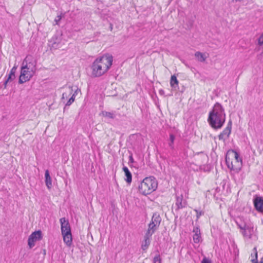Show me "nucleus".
<instances>
[{"instance_id":"nucleus-1","label":"nucleus","mask_w":263,"mask_h":263,"mask_svg":"<svg viewBox=\"0 0 263 263\" xmlns=\"http://www.w3.org/2000/svg\"><path fill=\"white\" fill-rule=\"evenodd\" d=\"M226 121L224 109L219 103H216L209 112L208 122L214 129H220Z\"/></svg>"},{"instance_id":"nucleus-2","label":"nucleus","mask_w":263,"mask_h":263,"mask_svg":"<svg viewBox=\"0 0 263 263\" xmlns=\"http://www.w3.org/2000/svg\"><path fill=\"white\" fill-rule=\"evenodd\" d=\"M112 64V57L108 55L97 58L91 66V74L93 77H100L105 74Z\"/></svg>"},{"instance_id":"nucleus-3","label":"nucleus","mask_w":263,"mask_h":263,"mask_svg":"<svg viewBox=\"0 0 263 263\" xmlns=\"http://www.w3.org/2000/svg\"><path fill=\"white\" fill-rule=\"evenodd\" d=\"M158 186V182L154 176L145 177L139 185L138 190L139 192L146 195L150 194L155 191Z\"/></svg>"},{"instance_id":"nucleus-4","label":"nucleus","mask_w":263,"mask_h":263,"mask_svg":"<svg viewBox=\"0 0 263 263\" xmlns=\"http://www.w3.org/2000/svg\"><path fill=\"white\" fill-rule=\"evenodd\" d=\"M161 217L159 213L155 212L153 214L151 221L148 224L147 232L154 234L159 228L161 222Z\"/></svg>"},{"instance_id":"nucleus-5","label":"nucleus","mask_w":263,"mask_h":263,"mask_svg":"<svg viewBox=\"0 0 263 263\" xmlns=\"http://www.w3.org/2000/svg\"><path fill=\"white\" fill-rule=\"evenodd\" d=\"M225 159L227 166L231 171L235 173H238L240 171L242 165V162L232 160L229 157V154H226Z\"/></svg>"},{"instance_id":"nucleus-6","label":"nucleus","mask_w":263,"mask_h":263,"mask_svg":"<svg viewBox=\"0 0 263 263\" xmlns=\"http://www.w3.org/2000/svg\"><path fill=\"white\" fill-rule=\"evenodd\" d=\"M232 124V121L230 120L226 128L218 135L219 140H223L224 142L226 141L224 137L226 136L227 138L229 137L231 133Z\"/></svg>"},{"instance_id":"nucleus-7","label":"nucleus","mask_w":263,"mask_h":263,"mask_svg":"<svg viewBox=\"0 0 263 263\" xmlns=\"http://www.w3.org/2000/svg\"><path fill=\"white\" fill-rule=\"evenodd\" d=\"M31 74L27 68H21V74L19 78L18 82L20 84L24 83L30 80Z\"/></svg>"},{"instance_id":"nucleus-8","label":"nucleus","mask_w":263,"mask_h":263,"mask_svg":"<svg viewBox=\"0 0 263 263\" xmlns=\"http://www.w3.org/2000/svg\"><path fill=\"white\" fill-rule=\"evenodd\" d=\"M60 222L61 226V232L62 234L70 233L71 228L69 222L67 219L65 217L61 218L60 219Z\"/></svg>"},{"instance_id":"nucleus-9","label":"nucleus","mask_w":263,"mask_h":263,"mask_svg":"<svg viewBox=\"0 0 263 263\" xmlns=\"http://www.w3.org/2000/svg\"><path fill=\"white\" fill-rule=\"evenodd\" d=\"M255 209L258 212H263V197L256 196L253 199Z\"/></svg>"},{"instance_id":"nucleus-10","label":"nucleus","mask_w":263,"mask_h":263,"mask_svg":"<svg viewBox=\"0 0 263 263\" xmlns=\"http://www.w3.org/2000/svg\"><path fill=\"white\" fill-rule=\"evenodd\" d=\"M153 234L149 232L146 231L144 236V240L142 242L141 245V249L143 251H145L147 249L151 243V237Z\"/></svg>"},{"instance_id":"nucleus-11","label":"nucleus","mask_w":263,"mask_h":263,"mask_svg":"<svg viewBox=\"0 0 263 263\" xmlns=\"http://www.w3.org/2000/svg\"><path fill=\"white\" fill-rule=\"evenodd\" d=\"M62 35H56L50 41V45L52 48L57 49L62 47Z\"/></svg>"},{"instance_id":"nucleus-12","label":"nucleus","mask_w":263,"mask_h":263,"mask_svg":"<svg viewBox=\"0 0 263 263\" xmlns=\"http://www.w3.org/2000/svg\"><path fill=\"white\" fill-rule=\"evenodd\" d=\"M23 68H27L28 70L33 71V63L32 62V56L27 55L23 62L22 66Z\"/></svg>"},{"instance_id":"nucleus-13","label":"nucleus","mask_w":263,"mask_h":263,"mask_svg":"<svg viewBox=\"0 0 263 263\" xmlns=\"http://www.w3.org/2000/svg\"><path fill=\"white\" fill-rule=\"evenodd\" d=\"M176 205L177 206L176 210H179L186 206V202L183 201V196L182 195L180 196H176Z\"/></svg>"},{"instance_id":"nucleus-14","label":"nucleus","mask_w":263,"mask_h":263,"mask_svg":"<svg viewBox=\"0 0 263 263\" xmlns=\"http://www.w3.org/2000/svg\"><path fill=\"white\" fill-rule=\"evenodd\" d=\"M193 232L194 233L193 236V240L195 243H199L201 239V233L200 230L198 227H195L193 229Z\"/></svg>"},{"instance_id":"nucleus-15","label":"nucleus","mask_w":263,"mask_h":263,"mask_svg":"<svg viewBox=\"0 0 263 263\" xmlns=\"http://www.w3.org/2000/svg\"><path fill=\"white\" fill-rule=\"evenodd\" d=\"M63 237V240L64 242L68 247H70L72 244V234L71 232L62 234Z\"/></svg>"},{"instance_id":"nucleus-16","label":"nucleus","mask_w":263,"mask_h":263,"mask_svg":"<svg viewBox=\"0 0 263 263\" xmlns=\"http://www.w3.org/2000/svg\"><path fill=\"white\" fill-rule=\"evenodd\" d=\"M45 177L46 185L47 186V187L48 190H50L52 187V185L51 178L50 176L48 170H46L45 171Z\"/></svg>"},{"instance_id":"nucleus-17","label":"nucleus","mask_w":263,"mask_h":263,"mask_svg":"<svg viewBox=\"0 0 263 263\" xmlns=\"http://www.w3.org/2000/svg\"><path fill=\"white\" fill-rule=\"evenodd\" d=\"M178 80L177 79V77L175 75H173L171 76V80H170V84L173 89L174 90H177L178 88Z\"/></svg>"},{"instance_id":"nucleus-18","label":"nucleus","mask_w":263,"mask_h":263,"mask_svg":"<svg viewBox=\"0 0 263 263\" xmlns=\"http://www.w3.org/2000/svg\"><path fill=\"white\" fill-rule=\"evenodd\" d=\"M227 154H229V157L230 156L234 158V160H237L238 161H240L242 162V159L240 157L239 154L238 152H237L235 150L231 149L229 151Z\"/></svg>"},{"instance_id":"nucleus-19","label":"nucleus","mask_w":263,"mask_h":263,"mask_svg":"<svg viewBox=\"0 0 263 263\" xmlns=\"http://www.w3.org/2000/svg\"><path fill=\"white\" fill-rule=\"evenodd\" d=\"M123 171L125 173V176H126V178L125 180L128 183H130L132 181V175L128 168L126 166H123Z\"/></svg>"},{"instance_id":"nucleus-20","label":"nucleus","mask_w":263,"mask_h":263,"mask_svg":"<svg viewBox=\"0 0 263 263\" xmlns=\"http://www.w3.org/2000/svg\"><path fill=\"white\" fill-rule=\"evenodd\" d=\"M240 228L241 230H243L242 232V234L243 235V236L246 237H248L250 238L251 237L252 235V230L250 228H243L242 227H240Z\"/></svg>"},{"instance_id":"nucleus-21","label":"nucleus","mask_w":263,"mask_h":263,"mask_svg":"<svg viewBox=\"0 0 263 263\" xmlns=\"http://www.w3.org/2000/svg\"><path fill=\"white\" fill-rule=\"evenodd\" d=\"M195 57L197 59L198 61L200 62H204L205 61L206 57L204 54L199 51H197L195 53Z\"/></svg>"},{"instance_id":"nucleus-22","label":"nucleus","mask_w":263,"mask_h":263,"mask_svg":"<svg viewBox=\"0 0 263 263\" xmlns=\"http://www.w3.org/2000/svg\"><path fill=\"white\" fill-rule=\"evenodd\" d=\"M43 238L42 232L41 230L34 231V242L39 241Z\"/></svg>"},{"instance_id":"nucleus-23","label":"nucleus","mask_w":263,"mask_h":263,"mask_svg":"<svg viewBox=\"0 0 263 263\" xmlns=\"http://www.w3.org/2000/svg\"><path fill=\"white\" fill-rule=\"evenodd\" d=\"M102 116L104 117L107 118L108 119H113L115 118L116 115L114 112H108L106 111H102Z\"/></svg>"},{"instance_id":"nucleus-24","label":"nucleus","mask_w":263,"mask_h":263,"mask_svg":"<svg viewBox=\"0 0 263 263\" xmlns=\"http://www.w3.org/2000/svg\"><path fill=\"white\" fill-rule=\"evenodd\" d=\"M16 67L15 66L13 67V68L11 69L10 72L8 75V80H10L12 81L15 78V73L16 70Z\"/></svg>"},{"instance_id":"nucleus-25","label":"nucleus","mask_w":263,"mask_h":263,"mask_svg":"<svg viewBox=\"0 0 263 263\" xmlns=\"http://www.w3.org/2000/svg\"><path fill=\"white\" fill-rule=\"evenodd\" d=\"M175 139V136L173 134H171L170 135V142L168 143V145L171 147V149H174V142Z\"/></svg>"},{"instance_id":"nucleus-26","label":"nucleus","mask_w":263,"mask_h":263,"mask_svg":"<svg viewBox=\"0 0 263 263\" xmlns=\"http://www.w3.org/2000/svg\"><path fill=\"white\" fill-rule=\"evenodd\" d=\"M253 251L254 252V258L251 259L252 263H259L257 259V252L256 248H254L253 249ZM259 263H262V261H260Z\"/></svg>"},{"instance_id":"nucleus-27","label":"nucleus","mask_w":263,"mask_h":263,"mask_svg":"<svg viewBox=\"0 0 263 263\" xmlns=\"http://www.w3.org/2000/svg\"><path fill=\"white\" fill-rule=\"evenodd\" d=\"M75 99V95L73 93L72 96L71 97V98L68 100V101L67 102V103L65 104V106L64 108V109L65 110L66 109V106H70L74 101Z\"/></svg>"},{"instance_id":"nucleus-28","label":"nucleus","mask_w":263,"mask_h":263,"mask_svg":"<svg viewBox=\"0 0 263 263\" xmlns=\"http://www.w3.org/2000/svg\"><path fill=\"white\" fill-rule=\"evenodd\" d=\"M28 243L29 248H31L33 246V232L31 233L29 237Z\"/></svg>"},{"instance_id":"nucleus-29","label":"nucleus","mask_w":263,"mask_h":263,"mask_svg":"<svg viewBox=\"0 0 263 263\" xmlns=\"http://www.w3.org/2000/svg\"><path fill=\"white\" fill-rule=\"evenodd\" d=\"M154 263H161V258L159 254H157L153 259Z\"/></svg>"},{"instance_id":"nucleus-30","label":"nucleus","mask_w":263,"mask_h":263,"mask_svg":"<svg viewBox=\"0 0 263 263\" xmlns=\"http://www.w3.org/2000/svg\"><path fill=\"white\" fill-rule=\"evenodd\" d=\"M64 14L61 13L60 15H58L54 19V22H55L56 25H59V22L61 21L62 18L64 16Z\"/></svg>"},{"instance_id":"nucleus-31","label":"nucleus","mask_w":263,"mask_h":263,"mask_svg":"<svg viewBox=\"0 0 263 263\" xmlns=\"http://www.w3.org/2000/svg\"><path fill=\"white\" fill-rule=\"evenodd\" d=\"M258 44L259 46L263 45V33L260 35V36L258 39Z\"/></svg>"},{"instance_id":"nucleus-32","label":"nucleus","mask_w":263,"mask_h":263,"mask_svg":"<svg viewBox=\"0 0 263 263\" xmlns=\"http://www.w3.org/2000/svg\"><path fill=\"white\" fill-rule=\"evenodd\" d=\"M196 213V217L197 218H199L200 216L204 214V212L202 211H199L198 210H195Z\"/></svg>"},{"instance_id":"nucleus-33","label":"nucleus","mask_w":263,"mask_h":263,"mask_svg":"<svg viewBox=\"0 0 263 263\" xmlns=\"http://www.w3.org/2000/svg\"><path fill=\"white\" fill-rule=\"evenodd\" d=\"M135 161H134V158L133 157V155H132V154H131L130 155V156H129L128 164H129L130 163H133Z\"/></svg>"},{"instance_id":"nucleus-34","label":"nucleus","mask_w":263,"mask_h":263,"mask_svg":"<svg viewBox=\"0 0 263 263\" xmlns=\"http://www.w3.org/2000/svg\"><path fill=\"white\" fill-rule=\"evenodd\" d=\"M201 263H211V261L206 257H204Z\"/></svg>"},{"instance_id":"nucleus-35","label":"nucleus","mask_w":263,"mask_h":263,"mask_svg":"<svg viewBox=\"0 0 263 263\" xmlns=\"http://www.w3.org/2000/svg\"><path fill=\"white\" fill-rule=\"evenodd\" d=\"M11 81V80H8V79L7 78V79L5 81V82L4 83V88H5V89L6 88L8 82L9 81Z\"/></svg>"},{"instance_id":"nucleus-36","label":"nucleus","mask_w":263,"mask_h":263,"mask_svg":"<svg viewBox=\"0 0 263 263\" xmlns=\"http://www.w3.org/2000/svg\"><path fill=\"white\" fill-rule=\"evenodd\" d=\"M159 93L160 95L163 96L164 95V91L163 89H160L159 90Z\"/></svg>"},{"instance_id":"nucleus-37","label":"nucleus","mask_w":263,"mask_h":263,"mask_svg":"<svg viewBox=\"0 0 263 263\" xmlns=\"http://www.w3.org/2000/svg\"><path fill=\"white\" fill-rule=\"evenodd\" d=\"M66 93L65 92L63 93V95H62V99H64V97H65V96H66Z\"/></svg>"},{"instance_id":"nucleus-38","label":"nucleus","mask_w":263,"mask_h":263,"mask_svg":"<svg viewBox=\"0 0 263 263\" xmlns=\"http://www.w3.org/2000/svg\"><path fill=\"white\" fill-rule=\"evenodd\" d=\"M233 2H241L242 0H232Z\"/></svg>"},{"instance_id":"nucleus-39","label":"nucleus","mask_w":263,"mask_h":263,"mask_svg":"<svg viewBox=\"0 0 263 263\" xmlns=\"http://www.w3.org/2000/svg\"><path fill=\"white\" fill-rule=\"evenodd\" d=\"M109 28H110V30H112V24H110Z\"/></svg>"},{"instance_id":"nucleus-40","label":"nucleus","mask_w":263,"mask_h":263,"mask_svg":"<svg viewBox=\"0 0 263 263\" xmlns=\"http://www.w3.org/2000/svg\"><path fill=\"white\" fill-rule=\"evenodd\" d=\"M190 24H193V21H190Z\"/></svg>"},{"instance_id":"nucleus-41","label":"nucleus","mask_w":263,"mask_h":263,"mask_svg":"<svg viewBox=\"0 0 263 263\" xmlns=\"http://www.w3.org/2000/svg\"><path fill=\"white\" fill-rule=\"evenodd\" d=\"M43 251H44V254H45V253H46V251H45V250H43Z\"/></svg>"},{"instance_id":"nucleus-42","label":"nucleus","mask_w":263,"mask_h":263,"mask_svg":"<svg viewBox=\"0 0 263 263\" xmlns=\"http://www.w3.org/2000/svg\"><path fill=\"white\" fill-rule=\"evenodd\" d=\"M262 261V263H263V258H261V261Z\"/></svg>"},{"instance_id":"nucleus-43","label":"nucleus","mask_w":263,"mask_h":263,"mask_svg":"<svg viewBox=\"0 0 263 263\" xmlns=\"http://www.w3.org/2000/svg\"><path fill=\"white\" fill-rule=\"evenodd\" d=\"M74 95H76V94H77V91H75V92L74 93Z\"/></svg>"},{"instance_id":"nucleus-44","label":"nucleus","mask_w":263,"mask_h":263,"mask_svg":"<svg viewBox=\"0 0 263 263\" xmlns=\"http://www.w3.org/2000/svg\"><path fill=\"white\" fill-rule=\"evenodd\" d=\"M72 89H71L70 93H72Z\"/></svg>"},{"instance_id":"nucleus-45","label":"nucleus","mask_w":263,"mask_h":263,"mask_svg":"<svg viewBox=\"0 0 263 263\" xmlns=\"http://www.w3.org/2000/svg\"><path fill=\"white\" fill-rule=\"evenodd\" d=\"M261 213L263 214V212H261Z\"/></svg>"}]
</instances>
